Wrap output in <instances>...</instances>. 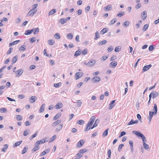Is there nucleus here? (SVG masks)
Listing matches in <instances>:
<instances>
[{"mask_svg":"<svg viewBox=\"0 0 159 159\" xmlns=\"http://www.w3.org/2000/svg\"><path fill=\"white\" fill-rule=\"evenodd\" d=\"M95 117L94 116H93L91 117L90 120L88 122L86 126V127L85 130V131H87L89 130L91 128L92 125H93V122L95 120Z\"/></svg>","mask_w":159,"mask_h":159,"instance_id":"1","label":"nucleus"},{"mask_svg":"<svg viewBox=\"0 0 159 159\" xmlns=\"http://www.w3.org/2000/svg\"><path fill=\"white\" fill-rule=\"evenodd\" d=\"M38 5L37 3L33 5V8L29 11L27 16H33L36 12L37 10L35 9Z\"/></svg>","mask_w":159,"mask_h":159,"instance_id":"2","label":"nucleus"},{"mask_svg":"<svg viewBox=\"0 0 159 159\" xmlns=\"http://www.w3.org/2000/svg\"><path fill=\"white\" fill-rule=\"evenodd\" d=\"M134 133L138 136L141 137L143 142H144V141L146 140L145 136L140 133L137 131H134Z\"/></svg>","mask_w":159,"mask_h":159,"instance_id":"3","label":"nucleus"},{"mask_svg":"<svg viewBox=\"0 0 159 159\" xmlns=\"http://www.w3.org/2000/svg\"><path fill=\"white\" fill-rule=\"evenodd\" d=\"M48 141V139L47 138L42 139L36 142V144L38 145H39L40 144L43 143L45 142Z\"/></svg>","mask_w":159,"mask_h":159,"instance_id":"4","label":"nucleus"},{"mask_svg":"<svg viewBox=\"0 0 159 159\" xmlns=\"http://www.w3.org/2000/svg\"><path fill=\"white\" fill-rule=\"evenodd\" d=\"M84 143L85 142L84 140L81 139L77 143L76 146L78 148H80L84 145Z\"/></svg>","mask_w":159,"mask_h":159,"instance_id":"5","label":"nucleus"},{"mask_svg":"<svg viewBox=\"0 0 159 159\" xmlns=\"http://www.w3.org/2000/svg\"><path fill=\"white\" fill-rule=\"evenodd\" d=\"M83 75V73L82 72H77L75 75V77L76 80H78Z\"/></svg>","mask_w":159,"mask_h":159,"instance_id":"6","label":"nucleus"},{"mask_svg":"<svg viewBox=\"0 0 159 159\" xmlns=\"http://www.w3.org/2000/svg\"><path fill=\"white\" fill-rule=\"evenodd\" d=\"M61 122V120H57L54 121L52 124V127H55L58 124H59Z\"/></svg>","mask_w":159,"mask_h":159,"instance_id":"7","label":"nucleus"},{"mask_svg":"<svg viewBox=\"0 0 159 159\" xmlns=\"http://www.w3.org/2000/svg\"><path fill=\"white\" fill-rule=\"evenodd\" d=\"M141 17L142 19L144 20L147 17V12L146 11H143L141 14Z\"/></svg>","mask_w":159,"mask_h":159,"instance_id":"8","label":"nucleus"},{"mask_svg":"<svg viewBox=\"0 0 159 159\" xmlns=\"http://www.w3.org/2000/svg\"><path fill=\"white\" fill-rule=\"evenodd\" d=\"M112 9V5L109 4L107 5L106 6L104 7L103 9L105 11H107L111 10Z\"/></svg>","mask_w":159,"mask_h":159,"instance_id":"9","label":"nucleus"},{"mask_svg":"<svg viewBox=\"0 0 159 159\" xmlns=\"http://www.w3.org/2000/svg\"><path fill=\"white\" fill-rule=\"evenodd\" d=\"M158 95V93L157 92H152L150 93L149 95V98H151L152 97L153 98H154L157 96Z\"/></svg>","mask_w":159,"mask_h":159,"instance_id":"10","label":"nucleus"},{"mask_svg":"<svg viewBox=\"0 0 159 159\" xmlns=\"http://www.w3.org/2000/svg\"><path fill=\"white\" fill-rule=\"evenodd\" d=\"M96 62V61L95 60L91 59L88 62L87 64L89 66H93L95 64Z\"/></svg>","mask_w":159,"mask_h":159,"instance_id":"11","label":"nucleus"},{"mask_svg":"<svg viewBox=\"0 0 159 159\" xmlns=\"http://www.w3.org/2000/svg\"><path fill=\"white\" fill-rule=\"evenodd\" d=\"M152 66L151 64H150L146 66H145L143 68V71L145 72L148 70Z\"/></svg>","mask_w":159,"mask_h":159,"instance_id":"12","label":"nucleus"},{"mask_svg":"<svg viewBox=\"0 0 159 159\" xmlns=\"http://www.w3.org/2000/svg\"><path fill=\"white\" fill-rule=\"evenodd\" d=\"M100 80V78L98 76L94 77L92 79L94 83L99 82Z\"/></svg>","mask_w":159,"mask_h":159,"instance_id":"13","label":"nucleus"},{"mask_svg":"<svg viewBox=\"0 0 159 159\" xmlns=\"http://www.w3.org/2000/svg\"><path fill=\"white\" fill-rule=\"evenodd\" d=\"M117 64V61H113L111 62L110 64V66L112 68H115Z\"/></svg>","mask_w":159,"mask_h":159,"instance_id":"14","label":"nucleus"},{"mask_svg":"<svg viewBox=\"0 0 159 159\" xmlns=\"http://www.w3.org/2000/svg\"><path fill=\"white\" fill-rule=\"evenodd\" d=\"M35 146L32 149V151L33 152H34L37 150H38L39 149V145H38L36 144V143H35Z\"/></svg>","mask_w":159,"mask_h":159,"instance_id":"15","label":"nucleus"},{"mask_svg":"<svg viewBox=\"0 0 159 159\" xmlns=\"http://www.w3.org/2000/svg\"><path fill=\"white\" fill-rule=\"evenodd\" d=\"M63 107V104L61 102H59L55 106L56 108L58 109L62 108Z\"/></svg>","mask_w":159,"mask_h":159,"instance_id":"16","label":"nucleus"},{"mask_svg":"<svg viewBox=\"0 0 159 159\" xmlns=\"http://www.w3.org/2000/svg\"><path fill=\"white\" fill-rule=\"evenodd\" d=\"M63 127V124H60L55 129V130L56 132H58Z\"/></svg>","mask_w":159,"mask_h":159,"instance_id":"17","label":"nucleus"},{"mask_svg":"<svg viewBox=\"0 0 159 159\" xmlns=\"http://www.w3.org/2000/svg\"><path fill=\"white\" fill-rule=\"evenodd\" d=\"M115 102V100H114L111 101V103L109 104V109L110 110L112 109L114 106V103Z\"/></svg>","mask_w":159,"mask_h":159,"instance_id":"18","label":"nucleus"},{"mask_svg":"<svg viewBox=\"0 0 159 159\" xmlns=\"http://www.w3.org/2000/svg\"><path fill=\"white\" fill-rule=\"evenodd\" d=\"M16 75L17 77H19L20 75L23 73V71L21 69H19L16 71Z\"/></svg>","mask_w":159,"mask_h":159,"instance_id":"19","label":"nucleus"},{"mask_svg":"<svg viewBox=\"0 0 159 159\" xmlns=\"http://www.w3.org/2000/svg\"><path fill=\"white\" fill-rule=\"evenodd\" d=\"M61 116V113H58L54 117L53 120H56L60 117Z\"/></svg>","mask_w":159,"mask_h":159,"instance_id":"20","label":"nucleus"},{"mask_svg":"<svg viewBox=\"0 0 159 159\" xmlns=\"http://www.w3.org/2000/svg\"><path fill=\"white\" fill-rule=\"evenodd\" d=\"M37 99V98L36 97L34 96H32L30 98V102L31 103H33Z\"/></svg>","mask_w":159,"mask_h":159,"instance_id":"21","label":"nucleus"},{"mask_svg":"<svg viewBox=\"0 0 159 159\" xmlns=\"http://www.w3.org/2000/svg\"><path fill=\"white\" fill-rule=\"evenodd\" d=\"M140 0H137L136 1V2H137L138 3L135 6V8H136L137 9H138L139 8H140L141 6V4L140 3Z\"/></svg>","mask_w":159,"mask_h":159,"instance_id":"22","label":"nucleus"},{"mask_svg":"<svg viewBox=\"0 0 159 159\" xmlns=\"http://www.w3.org/2000/svg\"><path fill=\"white\" fill-rule=\"evenodd\" d=\"M32 30H33V32H34V34H38L39 32V29L38 28H33L32 29Z\"/></svg>","mask_w":159,"mask_h":159,"instance_id":"23","label":"nucleus"},{"mask_svg":"<svg viewBox=\"0 0 159 159\" xmlns=\"http://www.w3.org/2000/svg\"><path fill=\"white\" fill-rule=\"evenodd\" d=\"M138 122V120H136L135 121H134L133 120H131L128 123V125H132L134 124H136Z\"/></svg>","mask_w":159,"mask_h":159,"instance_id":"24","label":"nucleus"},{"mask_svg":"<svg viewBox=\"0 0 159 159\" xmlns=\"http://www.w3.org/2000/svg\"><path fill=\"white\" fill-rule=\"evenodd\" d=\"M108 30L107 28H105L101 31L100 33L101 34H103L106 33Z\"/></svg>","mask_w":159,"mask_h":159,"instance_id":"25","label":"nucleus"},{"mask_svg":"<svg viewBox=\"0 0 159 159\" xmlns=\"http://www.w3.org/2000/svg\"><path fill=\"white\" fill-rule=\"evenodd\" d=\"M81 53H82L81 51L79 49V50H77L75 52L74 54V56H75L77 57L78 56L80 55Z\"/></svg>","mask_w":159,"mask_h":159,"instance_id":"26","label":"nucleus"},{"mask_svg":"<svg viewBox=\"0 0 159 159\" xmlns=\"http://www.w3.org/2000/svg\"><path fill=\"white\" fill-rule=\"evenodd\" d=\"M45 104H43L41 106V107L40 108L39 110V112L40 113L44 111V108H45Z\"/></svg>","mask_w":159,"mask_h":159,"instance_id":"27","label":"nucleus"},{"mask_svg":"<svg viewBox=\"0 0 159 159\" xmlns=\"http://www.w3.org/2000/svg\"><path fill=\"white\" fill-rule=\"evenodd\" d=\"M20 41V40H17L14 41L12 43H10L9 44V46H11L12 45H15L18 43Z\"/></svg>","mask_w":159,"mask_h":159,"instance_id":"28","label":"nucleus"},{"mask_svg":"<svg viewBox=\"0 0 159 159\" xmlns=\"http://www.w3.org/2000/svg\"><path fill=\"white\" fill-rule=\"evenodd\" d=\"M33 32V30H32V29L30 30H28L25 31V35H30Z\"/></svg>","mask_w":159,"mask_h":159,"instance_id":"29","label":"nucleus"},{"mask_svg":"<svg viewBox=\"0 0 159 159\" xmlns=\"http://www.w3.org/2000/svg\"><path fill=\"white\" fill-rule=\"evenodd\" d=\"M100 38V36L99 35V33L97 31L95 33V37L94 38V39L95 40H97L98 39Z\"/></svg>","mask_w":159,"mask_h":159,"instance_id":"30","label":"nucleus"},{"mask_svg":"<svg viewBox=\"0 0 159 159\" xmlns=\"http://www.w3.org/2000/svg\"><path fill=\"white\" fill-rule=\"evenodd\" d=\"M56 12V10L55 9H52L49 13V15H52L55 13Z\"/></svg>","mask_w":159,"mask_h":159,"instance_id":"31","label":"nucleus"},{"mask_svg":"<svg viewBox=\"0 0 159 159\" xmlns=\"http://www.w3.org/2000/svg\"><path fill=\"white\" fill-rule=\"evenodd\" d=\"M16 119L17 120L20 121L22 120L23 117L20 115H17L16 116Z\"/></svg>","mask_w":159,"mask_h":159,"instance_id":"32","label":"nucleus"},{"mask_svg":"<svg viewBox=\"0 0 159 159\" xmlns=\"http://www.w3.org/2000/svg\"><path fill=\"white\" fill-rule=\"evenodd\" d=\"M155 112H154L150 111H149V116L150 117V120H151L154 114H155Z\"/></svg>","mask_w":159,"mask_h":159,"instance_id":"33","label":"nucleus"},{"mask_svg":"<svg viewBox=\"0 0 159 159\" xmlns=\"http://www.w3.org/2000/svg\"><path fill=\"white\" fill-rule=\"evenodd\" d=\"M8 148V145L7 144H5L4 145V148L2 149V152H5Z\"/></svg>","mask_w":159,"mask_h":159,"instance_id":"34","label":"nucleus"},{"mask_svg":"<svg viewBox=\"0 0 159 159\" xmlns=\"http://www.w3.org/2000/svg\"><path fill=\"white\" fill-rule=\"evenodd\" d=\"M59 21L61 24H63L66 22V20L65 18L61 19L59 20Z\"/></svg>","mask_w":159,"mask_h":159,"instance_id":"35","label":"nucleus"},{"mask_svg":"<svg viewBox=\"0 0 159 159\" xmlns=\"http://www.w3.org/2000/svg\"><path fill=\"white\" fill-rule=\"evenodd\" d=\"M54 43L55 42L53 40L50 39L48 41V43L49 45H53Z\"/></svg>","mask_w":159,"mask_h":159,"instance_id":"36","label":"nucleus"},{"mask_svg":"<svg viewBox=\"0 0 159 159\" xmlns=\"http://www.w3.org/2000/svg\"><path fill=\"white\" fill-rule=\"evenodd\" d=\"M109 129H106L103 133L102 136L105 137L107 136L108 134Z\"/></svg>","mask_w":159,"mask_h":159,"instance_id":"37","label":"nucleus"},{"mask_svg":"<svg viewBox=\"0 0 159 159\" xmlns=\"http://www.w3.org/2000/svg\"><path fill=\"white\" fill-rule=\"evenodd\" d=\"M125 13L124 12H120L117 14V16L119 17H121L125 15Z\"/></svg>","mask_w":159,"mask_h":159,"instance_id":"38","label":"nucleus"},{"mask_svg":"<svg viewBox=\"0 0 159 159\" xmlns=\"http://www.w3.org/2000/svg\"><path fill=\"white\" fill-rule=\"evenodd\" d=\"M67 38L70 39H73V36L72 33H70L68 34L67 35Z\"/></svg>","mask_w":159,"mask_h":159,"instance_id":"39","label":"nucleus"},{"mask_svg":"<svg viewBox=\"0 0 159 159\" xmlns=\"http://www.w3.org/2000/svg\"><path fill=\"white\" fill-rule=\"evenodd\" d=\"M83 155V154H81L79 152L76 154V157L78 159H80L82 156Z\"/></svg>","mask_w":159,"mask_h":159,"instance_id":"40","label":"nucleus"},{"mask_svg":"<svg viewBox=\"0 0 159 159\" xmlns=\"http://www.w3.org/2000/svg\"><path fill=\"white\" fill-rule=\"evenodd\" d=\"M22 143V141H20L16 143L14 145V147H16Z\"/></svg>","mask_w":159,"mask_h":159,"instance_id":"41","label":"nucleus"},{"mask_svg":"<svg viewBox=\"0 0 159 159\" xmlns=\"http://www.w3.org/2000/svg\"><path fill=\"white\" fill-rule=\"evenodd\" d=\"M17 56L14 57L12 60V62L13 63H14L17 61Z\"/></svg>","mask_w":159,"mask_h":159,"instance_id":"42","label":"nucleus"},{"mask_svg":"<svg viewBox=\"0 0 159 159\" xmlns=\"http://www.w3.org/2000/svg\"><path fill=\"white\" fill-rule=\"evenodd\" d=\"M107 42L106 40H104L99 42V44L100 45H102L106 44Z\"/></svg>","mask_w":159,"mask_h":159,"instance_id":"43","label":"nucleus"},{"mask_svg":"<svg viewBox=\"0 0 159 159\" xmlns=\"http://www.w3.org/2000/svg\"><path fill=\"white\" fill-rule=\"evenodd\" d=\"M56 137L57 136L56 135H54V136H53L51 138V139L49 141V142H52L56 139Z\"/></svg>","mask_w":159,"mask_h":159,"instance_id":"44","label":"nucleus"},{"mask_svg":"<svg viewBox=\"0 0 159 159\" xmlns=\"http://www.w3.org/2000/svg\"><path fill=\"white\" fill-rule=\"evenodd\" d=\"M143 145L144 148L146 149H149V146L148 145L145 143V141H144V142H143Z\"/></svg>","mask_w":159,"mask_h":159,"instance_id":"45","label":"nucleus"},{"mask_svg":"<svg viewBox=\"0 0 159 159\" xmlns=\"http://www.w3.org/2000/svg\"><path fill=\"white\" fill-rule=\"evenodd\" d=\"M116 19H114L111 20L109 23L110 25L114 24L116 21Z\"/></svg>","mask_w":159,"mask_h":159,"instance_id":"46","label":"nucleus"},{"mask_svg":"<svg viewBox=\"0 0 159 159\" xmlns=\"http://www.w3.org/2000/svg\"><path fill=\"white\" fill-rule=\"evenodd\" d=\"M27 147L25 146L24 147L23 149L22 150L21 153L22 154H23L25 153V152H26L27 150Z\"/></svg>","mask_w":159,"mask_h":159,"instance_id":"47","label":"nucleus"},{"mask_svg":"<svg viewBox=\"0 0 159 159\" xmlns=\"http://www.w3.org/2000/svg\"><path fill=\"white\" fill-rule=\"evenodd\" d=\"M54 37L57 39H59L61 38L60 34L59 33L56 34L54 35Z\"/></svg>","mask_w":159,"mask_h":159,"instance_id":"48","label":"nucleus"},{"mask_svg":"<svg viewBox=\"0 0 159 159\" xmlns=\"http://www.w3.org/2000/svg\"><path fill=\"white\" fill-rule=\"evenodd\" d=\"M61 82L58 83L57 84H54V86L55 88H57L61 85Z\"/></svg>","mask_w":159,"mask_h":159,"instance_id":"49","label":"nucleus"},{"mask_svg":"<svg viewBox=\"0 0 159 159\" xmlns=\"http://www.w3.org/2000/svg\"><path fill=\"white\" fill-rule=\"evenodd\" d=\"M88 52V50L87 49L85 48L82 52V53L83 55H85Z\"/></svg>","mask_w":159,"mask_h":159,"instance_id":"50","label":"nucleus"},{"mask_svg":"<svg viewBox=\"0 0 159 159\" xmlns=\"http://www.w3.org/2000/svg\"><path fill=\"white\" fill-rule=\"evenodd\" d=\"M77 123L80 125H82L84 124V121L83 120H78L77 121Z\"/></svg>","mask_w":159,"mask_h":159,"instance_id":"51","label":"nucleus"},{"mask_svg":"<svg viewBox=\"0 0 159 159\" xmlns=\"http://www.w3.org/2000/svg\"><path fill=\"white\" fill-rule=\"evenodd\" d=\"M86 152H87V150L85 148H84V149H82L80 150L79 151V152L81 154H83V153Z\"/></svg>","mask_w":159,"mask_h":159,"instance_id":"52","label":"nucleus"},{"mask_svg":"<svg viewBox=\"0 0 159 159\" xmlns=\"http://www.w3.org/2000/svg\"><path fill=\"white\" fill-rule=\"evenodd\" d=\"M25 49L26 48L25 46L24 45H22L19 48V50L20 51H24L25 50Z\"/></svg>","mask_w":159,"mask_h":159,"instance_id":"53","label":"nucleus"},{"mask_svg":"<svg viewBox=\"0 0 159 159\" xmlns=\"http://www.w3.org/2000/svg\"><path fill=\"white\" fill-rule=\"evenodd\" d=\"M148 25L147 24H146L143 26V30L144 31H145L148 29Z\"/></svg>","mask_w":159,"mask_h":159,"instance_id":"54","label":"nucleus"},{"mask_svg":"<svg viewBox=\"0 0 159 159\" xmlns=\"http://www.w3.org/2000/svg\"><path fill=\"white\" fill-rule=\"evenodd\" d=\"M124 146L123 144H120L118 148V149L119 151H120L121 150L123 147Z\"/></svg>","mask_w":159,"mask_h":159,"instance_id":"55","label":"nucleus"},{"mask_svg":"<svg viewBox=\"0 0 159 159\" xmlns=\"http://www.w3.org/2000/svg\"><path fill=\"white\" fill-rule=\"evenodd\" d=\"M120 49V48L119 46H118L116 47L115 49V51L116 52H119Z\"/></svg>","mask_w":159,"mask_h":159,"instance_id":"56","label":"nucleus"},{"mask_svg":"<svg viewBox=\"0 0 159 159\" xmlns=\"http://www.w3.org/2000/svg\"><path fill=\"white\" fill-rule=\"evenodd\" d=\"M153 108L154 109V112H155V114H156V113L157 112V105L156 104H154Z\"/></svg>","mask_w":159,"mask_h":159,"instance_id":"57","label":"nucleus"},{"mask_svg":"<svg viewBox=\"0 0 159 159\" xmlns=\"http://www.w3.org/2000/svg\"><path fill=\"white\" fill-rule=\"evenodd\" d=\"M113 49V48L112 46H110L107 49V51L109 52H111L112 51Z\"/></svg>","mask_w":159,"mask_h":159,"instance_id":"58","label":"nucleus"},{"mask_svg":"<svg viewBox=\"0 0 159 159\" xmlns=\"http://www.w3.org/2000/svg\"><path fill=\"white\" fill-rule=\"evenodd\" d=\"M29 131V130H25L24 132V133H23L24 135L25 136H27L29 134V132H28Z\"/></svg>","mask_w":159,"mask_h":159,"instance_id":"59","label":"nucleus"},{"mask_svg":"<svg viewBox=\"0 0 159 159\" xmlns=\"http://www.w3.org/2000/svg\"><path fill=\"white\" fill-rule=\"evenodd\" d=\"M116 56L115 55H113L111 57V58H110V60L111 61H114V60H116Z\"/></svg>","mask_w":159,"mask_h":159,"instance_id":"60","label":"nucleus"},{"mask_svg":"<svg viewBox=\"0 0 159 159\" xmlns=\"http://www.w3.org/2000/svg\"><path fill=\"white\" fill-rule=\"evenodd\" d=\"M43 55H45L47 57H49V55L48 54L47 52V50L46 49H45L43 51Z\"/></svg>","mask_w":159,"mask_h":159,"instance_id":"61","label":"nucleus"},{"mask_svg":"<svg viewBox=\"0 0 159 159\" xmlns=\"http://www.w3.org/2000/svg\"><path fill=\"white\" fill-rule=\"evenodd\" d=\"M13 50V48H10L7 51V54H10L11 52H12V51Z\"/></svg>","mask_w":159,"mask_h":159,"instance_id":"62","label":"nucleus"},{"mask_svg":"<svg viewBox=\"0 0 159 159\" xmlns=\"http://www.w3.org/2000/svg\"><path fill=\"white\" fill-rule=\"evenodd\" d=\"M154 48L153 46L152 45H151L149 46L148 49L149 51H152L153 50Z\"/></svg>","mask_w":159,"mask_h":159,"instance_id":"63","label":"nucleus"},{"mask_svg":"<svg viewBox=\"0 0 159 159\" xmlns=\"http://www.w3.org/2000/svg\"><path fill=\"white\" fill-rule=\"evenodd\" d=\"M129 22L128 21H126L124 22V26H125L126 27H127L129 25Z\"/></svg>","mask_w":159,"mask_h":159,"instance_id":"64","label":"nucleus"}]
</instances>
